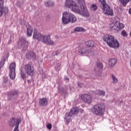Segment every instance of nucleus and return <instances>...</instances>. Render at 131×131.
<instances>
[{
  "label": "nucleus",
  "mask_w": 131,
  "mask_h": 131,
  "mask_svg": "<svg viewBox=\"0 0 131 131\" xmlns=\"http://www.w3.org/2000/svg\"><path fill=\"white\" fill-rule=\"evenodd\" d=\"M45 6L46 7H53V6H54V3L53 2L49 1L45 2Z\"/></svg>",
  "instance_id": "cd10ccee"
},
{
  "label": "nucleus",
  "mask_w": 131,
  "mask_h": 131,
  "mask_svg": "<svg viewBox=\"0 0 131 131\" xmlns=\"http://www.w3.org/2000/svg\"><path fill=\"white\" fill-rule=\"evenodd\" d=\"M18 91H13L10 92L8 95V98L9 100H11L13 97H18Z\"/></svg>",
  "instance_id": "4be33fe9"
},
{
  "label": "nucleus",
  "mask_w": 131,
  "mask_h": 131,
  "mask_svg": "<svg viewBox=\"0 0 131 131\" xmlns=\"http://www.w3.org/2000/svg\"><path fill=\"white\" fill-rule=\"evenodd\" d=\"M105 107L106 105L104 103H100L95 105L94 106V114H95V115H98L99 116H102V115H104Z\"/></svg>",
  "instance_id": "20e7f679"
},
{
  "label": "nucleus",
  "mask_w": 131,
  "mask_h": 131,
  "mask_svg": "<svg viewBox=\"0 0 131 131\" xmlns=\"http://www.w3.org/2000/svg\"><path fill=\"white\" fill-rule=\"evenodd\" d=\"M85 0H78V3L81 6H84L85 5V2H84Z\"/></svg>",
  "instance_id": "2f4dec72"
},
{
  "label": "nucleus",
  "mask_w": 131,
  "mask_h": 131,
  "mask_svg": "<svg viewBox=\"0 0 131 131\" xmlns=\"http://www.w3.org/2000/svg\"><path fill=\"white\" fill-rule=\"evenodd\" d=\"M117 63V59L115 58H112L109 60L108 64L110 66L112 67H114L115 64Z\"/></svg>",
  "instance_id": "b1692460"
},
{
  "label": "nucleus",
  "mask_w": 131,
  "mask_h": 131,
  "mask_svg": "<svg viewBox=\"0 0 131 131\" xmlns=\"http://www.w3.org/2000/svg\"><path fill=\"white\" fill-rule=\"evenodd\" d=\"M75 2L73 0H66L65 3V7L69 8V9L72 8Z\"/></svg>",
  "instance_id": "f3484780"
},
{
  "label": "nucleus",
  "mask_w": 131,
  "mask_h": 131,
  "mask_svg": "<svg viewBox=\"0 0 131 131\" xmlns=\"http://www.w3.org/2000/svg\"><path fill=\"white\" fill-rule=\"evenodd\" d=\"M124 28V25L122 23H118V28H119V31L121 30L122 28Z\"/></svg>",
  "instance_id": "473e14b6"
},
{
  "label": "nucleus",
  "mask_w": 131,
  "mask_h": 131,
  "mask_svg": "<svg viewBox=\"0 0 131 131\" xmlns=\"http://www.w3.org/2000/svg\"><path fill=\"white\" fill-rule=\"evenodd\" d=\"M81 99L84 103L87 104H91L93 102V97L89 94H83L81 96Z\"/></svg>",
  "instance_id": "9d476101"
},
{
  "label": "nucleus",
  "mask_w": 131,
  "mask_h": 131,
  "mask_svg": "<svg viewBox=\"0 0 131 131\" xmlns=\"http://www.w3.org/2000/svg\"><path fill=\"white\" fill-rule=\"evenodd\" d=\"M1 6L2 4L3 5V7H1V16L3 15V14H4V15H6L9 13V9L7 7H4V0H1Z\"/></svg>",
  "instance_id": "2eb2a0df"
},
{
  "label": "nucleus",
  "mask_w": 131,
  "mask_h": 131,
  "mask_svg": "<svg viewBox=\"0 0 131 131\" xmlns=\"http://www.w3.org/2000/svg\"><path fill=\"white\" fill-rule=\"evenodd\" d=\"M98 94L100 96H105V92L103 91H98Z\"/></svg>",
  "instance_id": "4c0bfd02"
},
{
  "label": "nucleus",
  "mask_w": 131,
  "mask_h": 131,
  "mask_svg": "<svg viewBox=\"0 0 131 131\" xmlns=\"http://www.w3.org/2000/svg\"><path fill=\"white\" fill-rule=\"evenodd\" d=\"M118 21H116L115 23H112L110 25V27L112 30H117L119 31V28H118Z\"/></svg>",
  "instance_id": "a211bd4d"
},
{
  "label": "nucleus",
  "mask_w": 131,
  "mask_h": 131,
  "mask_svg": "<svg viewBox=\"0 0 131 131\" xmlns=\"http://www.w3.org/2000/svg\"><path fill=\"white\" fill-rule=\"evenodd\" d=\"M28 82H29V83L30 82V80H28Z\"/></svg>",
  "instance_id": "49530a36"
},
{
  "label": "nucleus",
  "mask_w": 131,
  "mask_h": 131,
  "mask_svg": "<svg viewBox=\"0 0 131 131\" xmlns=\"http://www.w3.org/2000/svg\"><path fill=\"white\" fill-rule=\"evenodd\" d=\"M91 9H93L94 11H96L98 9V7H97V5L96 4H92L91 5Z\"/></svg>",
  "instance_id": "c9c22d12"
},
{
  "label": "nucleus",
  "mask_w": 131,
  "mask_h": 131,
  "mask_svg": "<svg viewBox=\"0 0 131 131\" xmlns=\"http://www.w3.org/2000/svg\"><path fill=\"white\" fill-rule=\"evenodd\" d=\"M39 104L41 107H45L48 105V99L45 98H41L39 100Z\"/></svg>",
  "instance_id": "6ab92c4d"
},
{
  "label": "nucleus",
  "mask_w": 131,
  "mask_h": 131,
  "mask_svg": "<svg viewBox=\"0 0 131 131\" xmlns=\"http://www.w3.org/2000/svg\"><path fill=\"white\" fill-rule=\"evenodd\" d=\"M18 45L20 49L26 50L28 48V41L24 37H21L19 40Z\"/></svg>",
  "instance_id": "6e6552de"
},
{
  "label": "nucleus",
  "mask_w": 131,
  "mask_h": 131,
  "mask_svg": "<svg viewBox=\"0 0 131 131\" xmlns=\"http://www.w3.org/2000/svg\"><path fill=\"white\" fill-rule=\"evenodd\" d=\"M58 54H60V51H59V50H57V51L55 52V55H56V56H57Z\"/></svg>",
  "instance_id": "37998d69"
},
{
  "label": "nucleus",
  "mask_w": 131,
  "mask_h": 131,
  "mask_svg": "<svg viewBox=\"0 0 131 131\" xmlns=\"http://www.w3.org/2000/svg\"><path fill=\"white\" fill-rule=\"evenodd\" d=\"M119 1L124 6H126V4H127V3H129V2H130V4H131V0H119Z\"/></svg>",
  "instance_id": "c756f323"
},
{
  "label": "nucleus",
  "mask_w": 131,
  "mask_h": 131,
  "mask_svg": "<svg viewBox=\"0 0 131 131\" xmlns=\"http://www.w3.org/2000/svg\"><path fill=\"white\" fill-rule=\"evenodd\" d=\"M20 75L23 79H26V76L25 75V73H24V72H23V71L22 70L20 72Z\"/></svg>",
  "instance_id": "7c9ffc66"
},
{
  "label": "nucleus",
  "mask_w": 131,
  "mask_h": 131,
  "mask_svg": "<svg viewBox=\"0 0 131 131\" xmlns=\"http://www.w3.org/2000/svg\"><path fill=\"white\" fill-rule=\"evenodd\" d=\"M27 59H35L36 58V55H35V53L32 51H30L28 54H26Z\"/></svg>",
  "instance_id": "aec40b11"
},
{
  "label": "nucleus",
  "mask_w": 131,
  "mask_h": 131,
  "mask_svg": "<svg viewBox=\"0 0 131 131\" xmlns=\"http://www.w3.org/2000/svg\"><path fill=\"white\" fill-rule=\"evenodd\" d=\"M103 40L106 42L110 48L114 49H118L119 48V42L117 39H115L114 36L111 35H105L103 36Z\"/></svg>",
  "instance_id": "f03ea898"
},
{
  "label": "nucleus",
  "mask_w": 131,
  "mask_h": 131,
  "mask_svg": "<svg viewBox=\"0 0 131 131\" xmlns=\"http://www.w3.org/2000/svg\"><path fill=\"white\" fill-rule=\"evenodd\" d=\"M68 90V88L67 86H65L62 88L61 90H58V92H59V94H64V93H66Z\"/></svg>",
  "instance_id": "393cba45"
},
{
  "label": "nucleus",
  "mask_w": 131,
  "mask_h": 131,
  "mask_svg": "<svg viewBox=\"0 0 131 131\" xmlns=\"http://www.w3.org/2000/svg\"><path fill=\"white\" fill-rule=\"evenodd\" d=\"M24 69L26 73H27L28 75H29L30 76H33V75L34 74V71L32 69V68H31V64L29 63L25 64L24 67Z\"/></svg>",
  "instance_id": "1a4fd4ad"
},
{
  "label": "nucleus",
  "mask_w": 131,
  "mask_h": 131,
  "mask_svg": "<svg viewBox=\"0 0 131 131\" xmlns=\"http://www.w3.org/2000/svg\"><path fill=\"white\" fill-rule=\"evenodd\" d=\"M64 79L66 80H67V81H69V78L67 77H64Z\"/></svg>",
  "instance_id": "c03bdc74"
},
{
  "label": "nucleus",
  "mask_w": 131,
  "mask_h": 131,
  "mask_svg": "<svg viewBox=\"0 0 131 131\" xmlns=\"http://www.w3.org/2000/svg\"><path fill=\"white\" fill-rule=\"evenodd\" d=\"M85 45L86 47L89 48H94L95 47V42L93 40H89L85 42Z\"/></svg>",
  "instance_id": "5701e85b"
},
{
  "label": "nucleus",
  "mask_w": 131,
  "mask_h": 131,
  "mask_svg": "<svg viewBox=\"0 0 131 131\" xmlns=\"http://www.w3.org/2000/svg\"><path fill=\"white\" fill-rule=\"evenodd\" d=\"M60 66L61 64L60 63H58L57 65L55 67V68L59 71L60 70Z\"/></svg>",
  "instance_id": "a19ab883"
},
{
  "label": "nucleus",
  "mask_w": 131,
  "mask_h": 131,
  "mask_svg": "<svg viewBox=\"0 0 131 131\" xmlns=\"http://www.w3.org/2000/svg\"><path fill=\"white\" fill-rule=\"evenodd\" d=\"M74 30L76 32H84L85 31L84 29L79 27L75 28Z\"/></svg>",
  "instance_id": "a878e982"
},
{
  "label": "nucleus",
  "mask_w": 131,
  "mask_h": 131,
  "mask_svg": "<svg viewBox=\"0 0 131 131\" xmlns=\"http://www.w3.org/2000/svg\"><path fill=\"white\" fill-rule=\"evenodd\" d=\"M33 37V38H35V39L42 41L46 45H49V46H53V45H54V41L51 39V36L50 35L46 36L41 35V34L38 32L36 29L34 30Z\"/></svg>",
  "instance_id": "f257e3e1"
},
{
  "label": "nucleus",
  "mask_w": 131,
  "mask_h": 131,
  "mask_svg": "<svg viewBox=\"0 0 131 131\" xmlns=\"http://www.w3.org/2000/svg\"><path fill=\"white\" fill-rule=\"evenodd\" d=\"M101 3L103 8L102 10L105 15L107 16H113V10L110 8V6L106 3V0H99Z\"/></svg>",
  "instance_id": "39448f33"
},
{
  "label": "nucleus",
  "mask_w": 131,
  "mask_h": 131,
  "mask_svg": "<svg viewBox=\"0 0 131 131\" xmlns=\"http://www.w3.org/2000/svg\"><path fill=\"white\" fill-rule=\"evenodd\" d=\"M121 34L122 36H124V37H126V36H127V33H126L125 30H122L121 32Z\"/></svg>",
  "instance_id": "f704fd0d"
},
{
  "label": "nucleus",
  "mask_w": 131,
  "mask_h": 131,
  "mask_svg": "<svg viewBox=\"0 0 131 131\" xmlns=\"http://www.w3.org/2000/svg\"><path fill=\"white\" fill-rule=\"evenodd\" d=\"M26 27L27 28V34L28 36H31L32 35V32H33L32 27L28 24L26 25Z\"/></svg>",
  "instance_id": "dca6fc26"
},
{
  "label": "nucleus",
  "mask_w": 131,
  "mask_h": 131,
  "mask_svg": "<svg viewBox=\"0 0 131 131\" xmlns=\"http://www.w3.org/2000/svg\"><path fill=\"white\" fill-rule=\"evenodd\" d=\"M78 85L79 88H82V83H78Z\"/></svg>",
  "instance_id": "79ce46f5"
},
{
  "label": "nucleus",
  "mask_w": 131,
  "mask_h": 131,
  "mask_svg": "<svg viewBox=\"0 0 131 131\" xmlns=\"http://www.w3.org/2000/svg\"><path fill=\"white\" fill-rule=\"evenodd\" d=\"M9 77L11 79H15L16 77V63L12 62L9 67Z\"/></svg>",
  "instance_id": "423d86ee"
},
{
  "label": "nucleus",
  "mask_w": 131,
  "mask_h": 131,
  "mask_svg": "<svg viewBox=\"0 0 131 131\" xmlns=\"http://www.w3.org/2000/svg\"><path fill=\"white\" fill-rule=\"evenodd\" d=\"M70 117H72V116H67V113H66V118H64V119L66 120H67V124H69V122H70V121H71V118Z\"/></svg>",
  "instance_id": "bb28decb"
},
{
  "label": "nucleus",
  "mask_w": 131,
  "mask_h": 131,
  "mask_svg": "<svg viewBox=\"0 0 131 131\" xmlns=\"http://www.w3.org/2000/svg\"><path fill=\"white\" fill-rule=\"evenodd\" d=\"M112 77L113 79V83H117L118 82V79L114 75H112Z\"/></svg>",
  "instance_id": "c85d7f7f"
},
{
  "label": "nucleus",
  "mask_w": 131,
  "mask_h": 131,
  "mask_svg": "<svg viewBox=\"0 0 131 131\" xmlns=\"http://www.w3.org/2000/svg\"><path fill=\"white\" fill-rule=\"evenodd\" d=\"M5 62H6V60L5 59H3L2 61H1V68H2V67H4V66L5 65Z\"/></svg>",
  "instance_id": "58836bf2"
},
{
  "label": "nucleus",
  "mask_w": 131,
  "mask_h": 131,
  "mask_svg": "<svg viewBox=\"0 0 131 131\" xmlns=\"http://www.w3.org/2000/svg\"><path fill=\"white\" fill-rule=\"evenodd\" d=\"M96 66L98 67V68H100V69H102V68H103V64H102V63L101 62H97Z\"/></svg>",
  "instance_id": "e433bc0d"
},
{
  "label": "nucleus",
  "mask_w": 131,
  "mask_h": 131,
  "mask_svg": "<svg viewBox=\"0 0 131 131\" xmlns=\"http://www.w3.org/2000/svg\"><path fill=\"white\" fill-rule=\"evenodd\" d=\"M79 54L81 55H83V54H86L88 53H90L89 49L86 47L81 48L78 51Z\"/></svg>",
  "instance_id": "412c9836"
},
{
  "label": "nucleus",
  "mask_w": 131,
  "mask_h": 131,
  "mask_svg": "<svg viewBox=\"0 0 131 131\" xmlns=\"http://www.w3.org/2000/svg\"><path fill=\"white\" fill-rule=\"evenodd\" d=\"M80 5V8L77 5V4L75 2L74 5L73 6V7H72V10L73 12H75L76 13H78L79 14L80 13V12H81V5Z\"/></svg>",
  "instance_id": "ddd939ff"
},
{
  "label": "nucleus",
  "mask_w": 131,
  "mask_h": 131,
  "mask_svg": "<svg viewBox=\"0 0 131 131\" xmlns=\"http://www.w3.org/2000/svg\"><path fill=\"white\" fill-rule=\"evenodd\" d=\"M47 127L48 129H52V124L49 123L48 125H47Z\"/></svg>",
  "instance_id": "ea45409f"
},
{
  "label": "nucleus",
  "mask_w": 131,
  "mask_h": 131,
  "mask_svg": "<svg viewBox=\"0 0 131 131\" xmlns=\"http://www.w3.org/2000/svg\"><path fill=\"white\" fill-rule=\"evenodd\" d=\"M12 83L11 82V80L9 79L8 77H4L3 78V86H10V85H12Z\"/></svg>",
  "instance_id": "4468645a"
},
{
  "label": "nucleus",
  "mask_w": 131,
  "mask_h": 131,
  "mask_svg": "<svg viewBox=\"0 0 131 131\" xmlns=\"http://www.w3.org/2000/svg\"><path fill=\"white\" fill-rule=\"evenodd\" d=\"M129 14H131V8L129 10Z\"/></svg>",
  "instance_id": "a18cd8bd"
},
{
  "label": "nucleus",
  "mask_w": 131,
  "mask_h": 131,
  "mask_svg": "<svg viewBox=\"0 0 131 131\" xmlns=\"http://www.w3.org/2000/svg\"><path fill=\"white\" fill-rule=\"evenodd\" d=\"M101 70L100 68H99V67H98L97 66L95 67V68H94V71L95 72V73L96 74H98V73H99L100 72V70Z\"/></svg>",
  "instance_id": "72a5a7b5"
},
{
  "label": "nucleus",
  "mask_w": 131,
  "mask_h": 131,
  "mask_svg": "<svg viewBox=\"0 0 131 131\" xmlns=\"http://www.w3.org/2000/svg\"><path fill=\"white\" fill-rule=\"evenodd\" d=\"M80 14L82 15V16H84V17H90V13L89 11H88L85 5L81 6V12Z\"/></svg>",
  "instance_id": "9b49d317"
},
{
  "label": "nucleus",
  "mask_w": 131,
  "mask_h": 131,
  "mask_svg": "<svg viewBox=\"0 0 131 131\" xmlns=\"http://www.w3.org/2000/svg\"><path fill=\"white\" fill-rule=\"evenodd\" d=\"M21 120L20 119L12 118L9 121V125H10V126H15V125L14 131H19V129L18 128H19V124Z\"/></svg>",
  "instance_id": "0eeeda50"
},
{
  "label": "nucleus",
  "mask_w": 131,
  "mask_h": 131,
  "mask_svg": "<svg viewBox=\"0 0 131 131\" xmlns=\"http://www.w3.org/2000/svg\"><path fill=\"white\" fill-rule=\"evenodd\" d=\"M77 19L75 15L71 13V12L64 11L62 13V21L63 24L66 25L68 23H74L76 22Z\"/></svg>",
  "instance_id": "7ed1b4c3"
},
{
  "label": "nucleus",
  "mask_w": 131,
  "mask_h": 131,
  "mask_svg": "<svg viewBox=\"0 0 131 131\" xmlns=\"http://www.w3.org/2000/svg\"><path fill=\"white\" fill-rule=\"evenodd\" d=\"M79 113V109L77 107H74L71 108L69 113H67V116H73L75 114Z\"/></svg>",
  "instance_id": "f8f14e48"
},
{
  "label": "nucleus",
  "mask_w": 131,
  "mask_h": 131,
  "mask_svg": "<svg viewBox=\"0 0 131 131\" xmlns=\"http://www.w3.org/2000/svg\"><path fill=\"white\" fill-rule=\"evenodd\" d=\"M130 36L131 37V32H130Z\"/></svg>",
  "instance_id": "de8ad7c7"
}]
</instances>
